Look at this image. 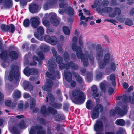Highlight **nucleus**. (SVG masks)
Segmentation results:
<instances>
[{"mask_svg": "<svg viewBox=\"0 0 134 134\" xmlns=\"http://www.w3.org/2000/svg\"><path fill=\"white\" fill-rule=\"evenodd\" d=\"M117 19L121 22H123L125 20V18L123 16H120L119 18H117Z\"/></svg>", "mask_w": 134, "mask_h": 134, "instance_id": "nucleus-59", "label": "nucleus"}, {"mask_svg": "<svg viewBox=\"0 0 134 134\" xmlns=\"http://www.w3.org/2000/svg\"><path fill=\"white\" fill-rule=\"evenodd\" d=\"M108 63L105 61L104 60H103L100 61L99 63V68L100 69H103Z\"/></svg>", "mask_w": 134, "mask_h": 134, "instance_id": "nucleus-31", "label": "nucleus"}, {"mask_svg": "<svg viewBox=\"0 0 134 134\" xmlns=\"http://www.w3.org/2000/svg\"><path fill=\"white\" fill-rule=\"evenodd\" d=\"M103 110L102 106L99 104H97L94 107L93 111L91 114V117L93 119L96 118L99 115V112Z\"/></svg>", "mask_w": 134, "mask_h": 134, "instance_id": "nucleus-8", "label": "nucleus"}, {"mask_svg": "<svg viewBox=\"0 0 134 134\" xmlns=\"http://www.w3.org/2000/svg\"><path fill=\"white\" fill-rule=\"evenodd\" d=\"M115 122L116 124L121 126H123L125 123L124 121L122 119L117 120Z\"/></svg>", "mask_w": 134, "mask_h": 134, "instance_id": "nucleus-41", "label": "nucleus"}, {"mask_svg": "<svg viewBox=\"0 0 134 134\" xmlns=\"http://www.w3.org/2000/svg\"><path fill=\"white\" fill-rule=\"evenodd\" d=\"M96 10L100 13H109V16L113 18L116 15H119L121 13L120 9L118 8H115L113 11L112 9L110 7H107L100 9L99 8H98L96 9Z\"/></svg>", "mask_w": 134, "mask_h": 134, "instance_id": "nucleus-3", "label": "nucleus"}, {"mask_svg": "<svg viewBox=\"0 0 134 134\" xmlns=\"http://www.w3.org/2000/svg\"><path fill=\"white\" fill-rule=\"evenodd\" d=\"M126 133V131L124 129L120 128L117 131L116 134H125Z\"/></svg>", "mask_w": 134, "mask_h": 134, "instance_id": "nucleus-46", "label": "nucleus"}, {"mask_svg": "<svg viewBox=\"0 0 134 134\" xmlns=\"http://www.w3.org/2000/svg\"><path fill=\"white\" fill-rule=\"evenodd\" d=\"M46 85L43 87V89L46 91H48L50 90L53 85L52 81L49 79L46 80Z\"/></svg>", "mask_w": 134, "mask_h": 134, "instance_id": "nucleus-20", "label": "nucleus"}, {"mask_svg": "<svg viewBox=\"0 0 134 134\" xmlns=\"http://www.w3.org/2000/svg\"><path fill=\"white\" fill-rule=\"evenodd\" d=\"M47 96L46 97L47 100L46 101V102H48V99L51 101H54V96L52 95L50 93H47Z\"/></svg>", "mask_w": 134, "mask_h": 134, "instance_id": "nucleus-34", "label": "nucleus"}, {"mask_svg": "<svg viewBox=\"0 0 134 134\" xmlns=\"http://www.w3.org/2000/svg\"><path fill=\"white\" fill-rule=\"evenodd\" d=\"M4 96L3 94L0 91V102H2L4 100Z\"/></svg>", "mask_w": 134, "mask_h": 134, "instance_id": "nucleus-63", "label": "nucleus"}, {"mask_svg": "<svg viewBox=\"0 0 134 134\" xmlns=\"http://www.w3.org/2000/svg\"><path fill=\"white\" fill-rule=\"evenodd\" d=\"M100 87L101 90L103 92L105 91V87L104 83H101L100 84Z\"/></svg>", "mask_w": 134, "mask_h": 134, "instance_id": "nucleus-55", "label": "nucleus"}, {"mask_svg": "<svg viewBox=\"0 0 134 134\" xmlns=\"http://www.w3.org/2000/svg\"><path fill=\"white\" fill-rule=\"evenodd\" d=\"M24 74L27 76H29L30 75H36L38 73L37 70L32 68H29L26 67L24 71Z\"/></svg>", "mask_w": 134, "mask_h": 134, "instance_id": "nucleus-12", "label": "nucleus"}, {"mask_svg": "<svg viewBox=\"0 0 134 134\" xmlns=\"http://www.w3.org/2000/svg\"><path fill=\"white\" fill-rule=\"evenodd\" d=\"M0 57L3 59H4V60L2 62L1 65L4 68H5L8 65V63L6 61L7 55L5 54H3L1 53L0 54Z\"/></svg>", "mask_w": 134, "mask_h": 134, "instance_id": "nucleus-23", "label": "nucleus"}, {"mask_svg": "<svg viewBox=\"0 0 134 134\" xmlns=\"http://www.w3.org/2000/svg\"><path fill=\"white\" fill-rule=\"evenodd\" d=\"M98 0H96L94 2V5H92L91 6L92 8H93L96 7L98 3Z\"/></svg>", "mask_w": 134, "mask_h": 134, "instance_id": "nucleus-62", "label": "nucleus"}, {"mask_svg": "<svg viewBox=\"0 0 134 134\" xmlns=\"http://www.w3.org/2000/svg\"><path fill=\"white\" fill-rule=\"evenodd\" d=\"M67 12L68 15L70 16H72L74 14L73 10L71 7L68 8Z\"/></svg>", "mask_w": 134, "mask_h": 134, "instance_id": "nucleus-45", "label": "nucleus"}, {"mask_svg": "<svg viewBox=\"0 0 134 134\" xmlns=\"http://www.w3.org/2000/svg\"><path fill=\"white\" fill-rule=\"evenodd\" d=\"M125 25L129 26H131L133 25V21L130 18L127 19L125 22Z\"/></svg>", "mask_w": 134, "mask_h": 134, "instance_id": "nucleus-38", "label": "nucleus"}, {"mask_svg": "<svg viewBox=\"0 0 134 134\" xmlns=\"http://www.w3.org/2000/svg\"><path fill=\"white\" fill-rule=\"evenodd\" d=\"M38 56L41 60H43L44 58L43 55L41 52H40L38 54Z\"/></svg>", "mask_w": 134, "mask_h": 134, "instance_id": "nucleus-58", "label": "nucleus"}, {"mask_svg": "<svg viewBox=\"0 0 134 134\" xmlns=\"http://www.w3.org/2000/svg\"><path fill=\"white\" fill-rule=\"evenodd\" d=\"M42 23L43 25L46 26H47L49 24V21L46 19L45 18H43L42 19Z\"/></svg>", "mask_w": 134, "mask_h": 134, "instance_id": "nucleus-51", "label": "nucleus"}, {"mask_svg": "<svg viewBox=\"0 0 134 134\" xmlns=\"http://www.w3.org/2000/svg\"><path fill=\"white\" fill-rule=\"evenodd\" d=\"M63 31L65 34L68 35L70 33V29L67 26H64L63 28Z\"/></svg>", "mask_w": 134, "mask_h": 134, "instance_id": "nucleus-36", "label": "nucleus"}, {"mask_svg": "<svg viewBox=\"0 0 134 134\" xmlns=\"http://www.w3.org/2000/svg\"><path fill=\"white\" fill-rule=\"evenodd\" d=\"M64 58L66 62H67L69 60V57L67 53L65 52L64 53Z\"/></svg>", "mask_w": 134, "mask_h": 134, "instance_id": "nucleus-56", "label": "nucleus"}, {"mask_svg": "<svg viewBox=\"0 0 134 134\" xmlns=\"http://www.w3.org/2000/svg\"><path fill=\"white\" fill-rule=\"evenodd\" d=\"M23 97L24 98H29L30 97V96L29 94L25 93L23 94Z\"/></svg>", "mask_w": 134, "mask_h": 134, "instance_id": "nucleus-64", "label": "nucleus"}, {"mask_svg": "<svg viewBox=\"0 0 134 134\" xmlns=\"http://www.w3.org/2000/svg\"><path fill=\"white\" fill-rule=\"evenodd\" d=\"M41 114L45 116L48 114V112L46 110L45 106L43 105L42 107L41 110Z\"/></svg>", "mask_w": 134, "mask_h": 134, "instance_id": "nucleus-37", "label": "nucleus"}, {"mask_svg": "<svg viewBox=\"0 0 134 134\" xmlns=\"http://www.w3.org/2000/svg\"><path fill=\"white\" fill-rule=\"evenodd\" d=\"M131 96H129L128 97H126L125 96L117 97L116 98V99L118 100H124V101L126 102H130L132 103H133L132 102V100H131Z\"/></svg>", "mask_w": 134, "mask_h": 134, "instance_id": "nucleus-25", "label": "nucleus"}, {"mask_svg": "<svg viewBox=\"0 0 134 134\" xmlns=\"http://www.w3.org/2000/svg\"><path fill=\"white\" fill-rule=\"evenodd\" d=\"M8 77L10 81H12L14 79L16 81L18 80L20 77V72L17 66H12Z\"/></svg>", "mask_w": 134, "mask_h": 134, "instance_id": "nucleus-4", "label": "nucleus"}, {"mask_svg": "<svg viewBox=\"0 0 134 134\" xmlns=\"http://www.w3.org/2000/svg\"><path fill=\"white\" fill-rule=\"evenodd\" d=\"M104 60L108 63L113 61L114 59L112 53L110 52L106 53L105 55Z\"/></svg>", "mask_w": 134, "mask_h": 134, "instance_id": "nucleus-18", "label": "nucleus"}, {"mask_svg": "<svg viewBox=\"0 0 134 134\" xmlns=\"http://www.w3.org/2000/svg\"><path fill=\"white\" fill-rule=\"evenodd\" d=\"M10 27L9 30H10V32L11 33H13L15 30V28L13 24H10L9 26H8ZM10 32V31H9Z\"/></svg>", "mask_w": 134, "mask_h": 134, "instance_id": "nucleus-50", "label": "nucleus"}, {"mask_svg": "<svg viewBox=\"0 0 134 134\" xmlns=\"http://www.w3.org/2000/svg\"><path fill=\"white\" fill-rule=\"evenodd\" d=\"M44 40L46 42L53 45L55 44L57 42V39L54 36L50 37L49 35H47L45 37Z\"/></svg>", "mask_w": 134, "mask_h": 134, "instance_id": "nucleus-16", "label": "nucleus"}, {"mask_svg": "<svg viewBox=\"0 0 134 134\" xmlns=\"http://www.w3.org/2000/svg\"><path fill=\"white\" fill-rule=\"evenodd\" d=\"M18 106L19 109L21 110H22L23 107V102L21 101L19 103Z\"/></svg>", "mask_w": 134, "mask_h": 134, "instance_id": "nucleus-54", "label": "nucleus"}, {"mask_svg": "<svg viewBox=\"0 0 134 134\" xmlns=\"http://www.w3.org/2000/svg\"><path fill=\"white\" fill-rule=\"evenodd\" d=\"M62 116L61 115H58L56 117V119L57 121H60L63 119V118L62 117Z\"/></svg>", "mask_w": 134, "mask_h": 134, "instance_id": "nucleus-61", "label": "nucleus"}, {"mask_svg": "<svg viewBox=\"0 0 134 134\" xmlns=\"http://www.w3.org/2000/svg\"><path fill=\"white\" fill-rule=\"evenodd\" d=\"M40 48L42 51L44 52H46L49 49L48 46L44 44H42L40 46Z\"/></svg>", "mask_w": 134, "mask_h": 134, "instance_id": "nucleus-35", "label": "nucleus"}, {"mask_svg": "<svg viewBox=\"0 0 134 134\" xmlns=\"http://www.w3.org/2000/svg\"><path fill=\"white\" fill-rule=\"evenodd\" d=\"M108 80L109 79L112 82V83L113 85L115 86L116 85L115 76V75L114 74H111L110 76H108L107 78Z\"/></svg>", "mask_w": 134, "mask_h": 134, "instance_id": "nucleus-27", "label": "nucleus"}, {"mask_svg": "<svg viewBox=\"0 0 134 134\" xmlns=\"http://www.w3.org/2000/svg\"><path fill=\"white\" fill-rule=\"evenodd\" d=\"M25 127L26 126L24 122V121H22L19 125L13 127L11 130V132L12 134H20L18 129Z\"/></svg>", "mask_w": 134, "mask_h": 134, "instance_id": "nucleus-9", "label": "nucleus"}, {"mask_svg": "<svg viewBox=\"0 0 134 134\" xmlns=\"http://www.w3.org/2000/svg\"><path fill=\"white\" fill-rule=\"evenodd\" d=\"M37 32L38 34H34L35 37L40 40H42L43 38L41 35L43 34L44 33L43 28L41 26H40L37 29Z\"/></svg>", "mask_w": 134, "mask_h": 134, "instance_id": "nucleus-15", "label": "nucleus"}, {"mask_svg": "<svg viewBox=\"0 0 134 134\" xmlns=\"http://www.w3.org/2000/svg\"><path fill=\"white\" fill-rule=\"evenodd\" d=\"M46 75L47 77H49L52 79H53L54 78L53 75L52 74H50L49 72H46Z\"/></svg>", "mask_w": 134, "mask_h": 134, "instance_id": "nucleus-57", "label": "nucleus"}, {"mask_svg": "<svg viewBox=\"0 0 134 134\" xmlns=\"http://www.w3.org/2000/svg\"><path fill=\"white\" fill-rule=\"evenodd\" d=\"M93 105V104L90 100L88 101L86 103V106L87 108L88 109H91Z\"/></svg>", "mask_w": 134, "mask_h": 134, "instance_id": "nucleus-40", "label": "nucleus"}, {"mask_svg": "<svg viewBox=\"0 0 134 134\" xmlns=\"http://www.w3.org/2000/svg\"><path fill=\"white\" fill-rule=\"evenodd\" d=\"M23 85L24 89H29L31 91L32 90L33 87L31 85L29 84L28 81H24Z\"/></svg>", "mask_w": 134, "mask_h": 134, "instance_id": "nucleus-26", "label": "nucleus"}, {"mask_svg": "<svg viewBox=\"0 0 134 134\" xmlns=\"http://www.w3.org/2000/svg\"><path fill=\"white\" fill-rule=\"evenodd\" d=\"M30 24L34 28H37L40 24L39 18L38 17H33L30 19Z\"/></svg>", "mask_w": 134, "mask_h": 134, "instance_id": "nucleus-14", "label": "nucleus"}, {"mask_svg": "<svg viewBox=\"0 0 134 134\" xmlns=\"http://www.w3.org/2000/svg\"><path fill=\"white\" fill-rule=\"evenodd\" d=\"M110 63V68H107L105 70V73L104 75H108L112 71H114L116 69L115 65L114 63V61L109 62Z\"/></svg>", "mask_w": 134, "mask_h": 134, "instance_id": "nucleus-19", "label": "nucleus"}, {"mask_svg": "<svg viewBox=\"0 0 134 134\" xmlns=\"http://www.w3.org/2000/svg\"><path fill=\"white\" fill-rule=\"evenodd\" d=\"M62 57L59 56H58L56 58L57 62L58 64H60L59 67L60 69H62L64 68H68L70 66L74 69H78V66L77 65V64H75L72 62H70V64H69L68 63L66 65H65L63 63L60 64L62 62Z\"/></svg>", "mask_w": 134, "mask_h": 134, "instance_id": "nucleus-5", "label": "nucleus"}, {"mask_svg": "<svg viewBox=\"0 0 134 134\" xmlns=\"http://www.w3.org/2000/svg\"><path fill=\"white\" fill-rule=\"evenodd\" d=\"M109 4V2L107 0H104L102 2L101 7H103V6H107Z\"/></svg>", "mask_w": 134, "mask_h": 134, "instance_id": "nucleus-52", "label": "nucleus"}, {"mask_svg": "<svg viewBox=\"0 0 134 134\" xmlns=\"http://www.w3.org/2000/svg\"><path fill=\"white\" fill-rule=\"evenodd\" d=\"M105 51L103 50L101 47L99 45H98L96 47V58L97 60H99L102 58Z\"/></svg>", "mask_w": 134, "mask_h": 134, "instance_id": "nucleus-10", "label": "nucleus"}, {"mask_svg": "<svg viewBox=\"0 0 134 134\" xmlns=\"http://www.w3.org/2000/svg\"><path fill=\"white\" fill-rule=\"evenodd\" d=\"M72 101L74 103L80 104H82L85 101L86 95L81 91L77 89H74L72 92Z\"/></svg>", "mask_w": 134, "mask_h": 134, "instance_id": "nucleus-2", "label": "nucleus"}, {"mask_svg": "<svg viewBox=\"0 0 134 134\" xmlns=\"http://www.w3.org/2000/svg\"><path fill=\"white\" fill-rule=\"evenodd\" d=\"M64 76L68 82H70L72 79V74L67 69H66L65 70Z\"/></svg>", "mask_w": 134, "mask_h": 134, "instance_id": "nucleus-24", "label": "nucleus"}, {"mask_svg": "<svg viewBox=\"0 0 134 134\" xmlns=\"http://www.w3.org/2000/svg\"><path fill=\"white\" fill-rule=\"evenodd\" d=\"M21 96L20 92L18 90H16L13 93V97L15 100H16L19 98Z\"/></svg>", "mask_w": 134, "mask_h": 134, "instance_id": "nucleus-28", "label": "nucleus"}, {"mask_svg": "<svg viewBox=\"0 0 134 134\" xmlns=\"http://www.w3.org/2000/svg\"><path fill=\"white\" fill-rule=\"evenodd\" d=\"M38 6L35 3L31 4L29 7L30 11L32 13H34L38 12Z\"/></svg>", "mask_w": 134, "mask_h": 134, "instance_id": "nucleus-22", "label": "nucleus"}, {"mask_svg": "<svg viewBox=\"0 0 134 134\" xmlns=\"http://www.w3.org/2000/svg\"><path fill=\"white\" fill-rule=\"evenodd\" d=\"M29 134H46L41 126H32L29 131Z\"/></svg>", "mask_w": 134, "mask_h": 134, "instance_id": "nucleus-6", "label": "nucleus"}, {"mask_svg": "<svg viewBox=\"0 0 134 134\" xmlns=\"http://www.w3.org/2000/svg\"><path fill=\"white\" fill-rule=\"evenodd\" d=\"M47 66L49 71L54 74L55 72L54 69L56 68L57 66L53 60H50L48 61Z\"/></svg>", "mask_w": 134, "mask_h": 134, "instance_id": "nucleus-17", "label": "nucleus"}, {"mask_svg": "<svg viewBox=\"0 0 134 134\" xmlns=\"http://www.w3.org/2000/svg\"><path fill=\"white\" fill-rule=\"evenodd\" d=\"M92 90L93 92V96L96 100V102L97 103L99 102L100 100L99 98V95L97 93V88L95 86H93L92 87Z\"/></svg>", "mask_w": 134, "mask_h": 134, "instance_id": "nucleus-21", "label": "nucleus"}, {"mask_svg": "<svg viewBox=\"0 0 134 134\" xmlns=\"http://www.w3.org/2000/svg\"><path fill=\"white\" fill-rule=\"evenodd\" d=\"M104 126L102 121L98 120L96 121L94 125V130L97 132L102 131Z\"/></svg>", "mask_w": 134, "mask_h": 134, "instance_id": "nucleus-11", "label": "nucleus"}, {"mask_svg": "<svg viewBox=\"0 0 134 134\" xmlns=\"http://www.w3.org/2000/svg\"><path fill=\"white\" fill-rule=\"evenodd\" d=\"M57 0H52V2H50L49 4H48L47 3L45 4L44 5V9L46 10H48L50 5L54 4L57 2Z\"/></svg>", "mask_w": 134, "mask_h": 134, "instance_id": "nucleus-32", "label": "nucleus"}, {"mask_svg": "<svg viewBox=\"0 0 134 134\" xmlns=\"http://www.w3.org/2000/svg\"><path fill=\"white\" fill-rule=\"evenodd\" d=\"M102 76V74L101 73L98 72L96 75V78L97 80H99L100 79Z\"/></svg>", "mask_w": 134, "mask_h": 134, "instance_id": "nucleus-60", "label": "nucleus"}, {"mask_svg": "<svg viewBox=\"0 0 134 134\" xmlns=\"http://www.w3.org/2000/svg\"><path fill=\"white\" fill-rule=\"evenodd\" d=\"M10 56L12 60H13L14 59H16L18 57V54L15 51H12L10 53Z\"/></svg>", "mask_w": 134, "mask_h": 134, "instance_id": "nucleus-30", "label": "nucleus"}, {"mask_svg": "<svg viewBox=\"0 0 134 134\" xmlns=\"http://www.w3.org/2000/svg\"><path fill=\"white\" fill-rule=\"evenodd\" d=\"M5 104L6 106L12 108H14L16 105L15 103H13L12 101L9 100H6L5 102Z\"/></svg>", "mask_w": 134, "mask_h": 134, "instance_id": "nucleus-29", "label": "nucleus"}, {"mask_svg": "<svg viewBox=\"0 0 134 134\" xmlns=\"http://www.w3.org/2000/svg\"><path fill=\"white\" fill-rule=\"evenodd\" d=\"M122 109L118 108L115 111L114 110H111L110 111V113L111 114L113 115L115 114V112H117L118 114L120 116H122L125 114L127 111V107L126 105L122 106Z\"/></svg>", "mask_w": 134, "mask_h": 134, "instance_id": "nucleus-7", "label": "nucleus"}, {"mask_svg": "<svg viewBox=\"0 0 134 134\" xmlns=\"http://www.w3.org/2000/svg\"><path fill=\"white\" fill-rule=\"evenodd\" d=\"M33 59L34 60V62L33 63H31L30 64L31 65H35L36 64V62L35 61V60H36L38 61L39 62V63L40 64H41L40 60L38 59L37 57L36 56H34L33 57Z\"/></svg>", "mask_w": 134, "mask_h": 134, "instance_id": "nucleus-47", "label": "nucleus"}, {"mask_svg": "<svg viewBox=\"0 0 134 134\" xmlns=\"http://www.w3.org/2000/svg\"><path fill=\"white\" fill-rule=\"evenodd\" d=\"M48 111L51 113L52 115H54L56 113V110L53 108H49L48 109Z\"/></svg>", "mask_w": 134, "mask_h": 134, "instance_id": "nucleus-48", "label": "nucleus"}, {"mask_svg": "<svg viewBox=\"0 0 134 134\" xmlns=\"http://www.w3.org/2000/svg\"><path fill=\"white\" fill-rule=\"evenodd\" d=\"M12 5L11 0H5L4 6L6 8H10Z\"/></svg>", "mask_w": 134, "mask_h": 134, "instance_id": "nucleus-33", "label": "nucleus"}, {"mask_svg": "<svg viewBox=\"0 0 134 134\" xmlns=\"http://www.w3.org/2000/svg\"><path fill=\"white\" fill-rule=\"evenodd\" d=\"M75 77L78 82L80 83H82V80L78 74H76L75 75Z\"/></svg>", "mask_w": 134, "mask_h": 134, "instance_id": "nucleus-43", "label": "nucleus"}, {"mask_svg": "<svg viewBox=\"0 0 134 134\" xmlns=\"http://www.w3.org/2000/svg\"><path fill=\"white\" fill-rule=\"evenodd\" d=\"M81 11L82 10H80L79 11L80 13L79 14V16H81L80 20H84L85 19V16L83 15V13L81 12Z\"/></svg>", "mask_w": 134, "mask_h": 134, "instance_id": "nucleus-53", "label": "nucleus"}, {"mask_svg": "<svg viewBox=\"0 0 134 134\" xmlns=\"http://www.w3.org/2000/svg\"><path fill=\"white\" fill-rule=\"evenodd\" d=\"M1 27L2 30L5 31L9 30L10 28L8 26L5 25L3 24L1 25Z\"/></svg>", "mask_w": 134, "mask_h": 134, "instance_id": "nucleus-42", "label": "nucleus"}, {"mask_svg": "<svg viewBox=\"0 0 134 134\" xmlns=\"http://www.w3.org/2000/svg\"><path fill=\"white\" fill-rule=\"evenodd\" d=\"M23 25L24 27H27L29 26L30 24L29 20L27 19H25L24 21Z\"/></svg>", "mask_w": 134, "mask_h": 134, "instance_id": "nucleus-49", "label": "nucleus"}, {"mask_svg": "<svg viewBox=\"0 0 134 134\" xmlns=\"http://www.w3.org/2000/svg\"><path fill=\"white\" fill-rule=\"evenodd\" d=\"M77 38L75 36L73 38V43L72 46V48L74 51H76V55L78 58L80 59L81 61L83 63L85 66H87L88 64V58L91 63H92L94 60L93 55L88 51L85 50V54H83L81 47H77L75 43L77 41Z\"/></svg>", "mask_w": 134, "mask_h": 134, "instance_id": "nucleus-1", "label": "nucleus"}, {"mask_svg": "<svg viewBox=\"0 0 134 134\" xmlns=\"http://www.w3.org/2000/svg\"><path fill=\"white\" fill-rule=\"evenodd\" d=\"M31 103H30V108L31 109H32L34 107L35 104V100L33 98H31L30 99Z\"/></svg>", "mask_w": 134, "mask_h": 134, "instance_id": "nucleus-44", "label": "nucleus"}, {"mask_svg": "<svg viewBox=\"0 0 134 134\" xmlns=\"http://www.w3.org/2000/svg\"><path fill=\"white\" fill-rule=\"evenodd\" d=\"M50 15H52L50 19V22L55 26H57L59 24V21L58 19L56 18V15L54 13H49Z\"/></svg>", "mask_w": 134, "mask_h": 134, "instance_id": "nucleus-13", "label": "nucleus"}, {"mask_svg": "<svg viewBox=\"0 0 134 134\" xmlns=\"http://www.w3.org/2000/svg\"><path fill=\"white\" fill-rule=\"evenodd\" d=\"M50 104L53 107L57 109H60L62 106V104L60 103H56L53 102L51 103Z\"/></svg>", "mask_w": 134, "mask_h": 134, "instance_id": "nucleus-39", "label": "nucleus"}]
</instances>
